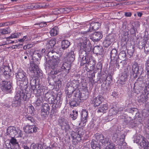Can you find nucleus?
Masks as SVG:
<instances>
[{"label": "nucleus", "mask_w": 149, "mask_h": 149, "mask_svg": "<svg viewBox=\"0 0 149 149\" xmlns=\"http://www.w3.org/2000/svg\"><path fill=\"white\" fill-rule=\"evenodd\" d=\"M103 35L100 32H97L93 33L90 38L94 42L100 40L102 37Z\"/></svg>", "instance_id": "obj_20"}, {"label": "nucleus", "mask_w": 149, "mask_h": 149, "mask_svg": "<svg viewBox=\"0 0 149 149\" xmlns=\"http://www.w3.org/2000/svg\"><path fill=\"white\" fill-rule=\"evenodd\" d=\"M1 70L3 72H9L11 71V69H10L9 67L7 66H4V68H3Z\"/></svg>", "instance_id": "obj_61"}, {"label": "nucleus", "mask_w": 149, "mask_h": 149, "mask_svg": "<svg viewBox=\"0 0 149 149\" xmlns=\"http://www.w3.org/2000/svg\"><path fill=\"white\" fill-rule=\"evenodd\" d=\"M27 74L26 73L21 69L19 70L16 73V76L18 81L27 80Z\"/></svg>", "instance_id": "obj_11"}, {"label": "nucleus", "mask_w": 149, "mask_h": 149, "mask_svg": "<svg viewBox=\"0 0 149 149\" xmlns=\"http://www.w3.org/2000/svg\"><path fill=\"white\" fill-rule=\"evenodd\" d=\"M15 97L21 101L23 99L24 101L27 100V96L24 93V91L22 90L18 91Z\"/></svg>", "instance_id": "obj_16"}, {"label": "nucleus", "mask_w": 149, "mask_h": 149, "mask_svg": "<svg viewBox=\"0 0 149 149\" xmlns=\"http://www.w3.org/2000/svg\"><path fill=\"white\" fill-rule=\"evenodd\" d=\"M70 45V42L68 40H64L62 42L61 47L64 50L68 48Z\"/></svg>", "instance_id": "obj_37"}, {"label": "nucleus", "mask_w": 149, "mask_h": 149, "mask_svg": "<svg viewBox=\"0 0 149 149\" xmlns=\"http://www.w3.org/2000/svg\"><path fill=\"white\" fill-rule=\"evenodd\" d=\"M136 85H138L139 87L143 88L145 86V83L143 81L142 79L140 80V79H138L137 81V82L136 83Z\"/></svg>", "instance_id": "obj_49"}, {"label": "nucleus", "mask_w": 149, "mask_h": 149, "mask_svg": "<svg viewBox=\"0 0 149 149\" xmlns=\"http://www.w3.org/2000/svg\"><path fill=\"white\" fill-rule=\"evenodd\" d=\"M76 134L80 135L82 136L84 134V132H83V129L82 128H79L77 129L76 132H74L73 133Z\"/></svg>", "instance_id": "obj_55"}, {"label": "nucleus", "mask_w": 149, "mask_h": 149, "mask_svg": "<svg viewBox=\"0 0 149 149\" xmlns=\"http://www.w3.org/2000/svg\"><path fill=\"white\" fill-rule=\"evenodd\" d=\"M8 132H9V134L11 135H13V133L15 132L17 133L18 134V136L21 137L23 135V134L22 131L19 130L17 129L16 130L15 128L13 127H8L7 130Z\"/></svg>", "instance_id": "obj_14"}, {"label": "nucleus", "mask_w": 149, "mask_h": 149, "mask_svg": "<svg viewBox=\"0 0 149 149\" xmlns=\"http://www.w3.org/2000/svg\"><path fill=\"white\" fill-rule=\"evenodd\" d=\"M41 115L44 117H46L49 114V112H46L44 110L41 109Z\"/></svg>", "instance_id": "obj_63"}, {"label": "nucleus", "mask_w": 149, "mask_h": 149, "mask_svg": "<svg viewBox=\"0 0 149 149\" xmlns=\"http://www.w3.org/2000/svg\"><path fill=\"white\" fill-rule=\"evenodd\" d=\"M108 109L107 105V104H102L98 108L97 112H105L106 110H107Z\"/></svg>", "instance_id": "obj_34"}, {"label": "nucleus", "mask_w": 149, "mask_h": 149, "mask_svg": "<svg viewBox=\"0 0 149 149\" xmlns=\"http://www.w3.org/2000/svg\"><path fill=\"white\" fill-rule=\"evenodd\" d=\"M10 143L12 145V147L15 149H19L20 147L17 140L14 137H11L10 141Z\"/></svg>", "instance_id": "obj_28"}, {"label": "nucleus", "mask_w": 149, "mask_h": 149, "mask_svg": "<svg viewBox=\"0 0 149 149\" xmlns=\"http://www.w3.org/2000/svg\"><path fill=\"white\" fill-rule=\"evenodd\" d=\"M38 128L35 125H27L23 127L24 131L27 133H32L36 132Z\"/></svg>", "instance_id": "obj_12"}, {"label": "nucleus", "mask_w": 149, "mask_h": 149, "mask_svg": "<svg viewBox=\"0 0 149 149\" xmlns=\"http://www.w3.org/2000/svg\"><path fill=\"white\" fill-rule=\"evenodd\" d=\"M41 57V55L39 53L34 52L33 54L32 59L33 60H36L37 61L40 60Z\"/></svg>", "instance_id": "obj_41"}, {"label": "nucleus", "mask_w": 149, "mask_h": 149, "mask_svg": "<svg viewBox=\"0 0 149 149\" xmlns=\"http://www.w3.org/2000/svg\"><path fill=\"white\" fill-rule=\"evenodd\" d=\"M35 88V89H32L33 90V93L37 97L40 96L43 90L41 87L39 85H37Z\"/></svg>", "instance_id": "obj_23"}, {"label": "nucleus", "mask_w": 149, "mask_h": 149, "mask_svg": "<svg viewBox=\"0 0 149 149\" xmlns=\"http://www.w3.org/2000/svg\"><path fill=\"white\" fill-rule=\"evenodd\" d=\"M10 29L8 27L4 29H2L0 30V33L2 34H5L9 33H10Z\"/></svg>", "instance_id": "obj_53"}, {"label": "nucleus", "mask_w": 149, "mask_h": 149, "mask_svg": "<svg viewBox=\"0 0 149 149\" xmlns=\"http://www.w3.org/2000/svg\"><path fill=\"white\" fill-rule=\"evenodd\" d=\"M128 76V75L127 71H125L123 72L118 80V83L121 85L125 84L127 80Z\"/></svg>", "instance_id": "obj_19"}, {"label": "nucleus", "mask_w": 149, "mask_h": 149, "mask_svg": "<svg viewBox=\"0 0 149 149\" xmlns=\"http://www.w3.org/2000/svg\"><path fill=\"white\" fill-rule=\"evenodd\" d=\"M33 46V45L31 44H28L26 45H25L23 47V49L24 50H26V49H28V50H30V48H32Z\"/></svg>", "instance_id": "obj_60"}, {"label": "nucleus", "mask_w": 149, "mask_h": 149, "mask_svg": "<svg viewBox=\"0 0 149 149\" xmlns=\"http://www.w3.org/2000/svg\"><path fill=\"white\" fill-rule=\"evenodd\" d=\"M39 68L38 65L34 63H31L30 70L33 72L34 73H38L39 71Z\"/></svg>", "instance_id": "obj_32"}, {"label": "nucleus", "mask_w": 149, "mask_h": 149, "mask_svg": "<svg viewBox=\"0 0 149 149\" xmlns=\"http://www.w3.org/2000/svg\"><path fill=\"white\" fill-rule=\"evenodd\" d=\"M70 117L73 120H75L78 116V112L76 110L72 111V113L70 114Z\"/></svg>", "instance_id": "obj_52"}, {"label": "nucleus", "mask_w": 149, "mask_h": 149, "mask_svg": "<svg viewBox=\"0 0 149 149\" xmlns=\"http://www.w3.org/2000/svg\"><path fill=\"white\" fill-rule=\"evenodd\" d=\"M148 142L146 139L144 137H142V139L140 142L139 145L141 147L144 149H148L147 147V144Z\"/></svg>", "instance_id": "obj_31"}, {"label": "nucleus", "mask_w": 149, "mask_h": 149, "mask_svg": "<svg viewBox=\"0 0 149 149\" xmlns=\"http://www.w3.org/2000/svg\"><path fill=\"white\" fill-rule=\"evenodd\" d=\"M122 138H120L118 144L121 146V148H122V146H125L126 143L125 142V136L123 135L122 136Z\"/></svg>", "instance_id": "obj_46"}, {"label": "nucleus", "mask_w": 149, "mask_h": 149, "mask_svg": "<svg viewBox=\"0 0 149 149\" xmlns=\"http://www.w3.org/2000/svg\"><path fill=\"white\" fill-rule=\"evenodd\" d=\"M118 52L116 49H113L110 52L111 64V66L115 67L118 58Z\"/></svg>", "instance_id": "obj_10"}, {"label": "nucleus", "mask_w": 149, "mask_h": 149, "mask_svg": "<svg viewBox=\"0 0 149 149\" xmlns=\"http://www.w3.org/2000/svg\"><path fill=\"white\" fill-rule=\"evenodd\" d=\"M74 96L80 99L81 97V93L79 89L75 88L73 92Z\"/></svg>", "instance_id": "obj_40"}, {"label": "nucleus", "mask_w": 149, "mask_h": 149, "mask_svg": "<svg viewBox=\"0 0 149 149\" xmlns=\"http://www.w3.org/2000/svg\"><path fill=\"white\" fill-rule=\"evenodd\" d=\"M139 67L137 63L136 62H134L132 65V70L134 74H136V76L139 73Z\"/></svg>", "instance_id": "obj_35"}, {"label": "nucleus", "mask_w": 149, "mask_h": 149, "mask_svg": "<svg viewBox=\"0 0 149 149\" xmlns=\"http://www.w3.org/2000/svg\"><path fill=\"white\" fill-rule=\"evenodd\" d=\"M82 36L83 38L82 39L83 42L81 44V49L79 52L84 51L87 54V53L91 51L92 47L88 39L90 36L86 35V36H84L83 35Z\"/></svg>", "instance_id": "obj_2"}, {"label": "nucleus", "mask_w": 149, "mask_h": 149, "mask_svg": "<svg viewBox=\"0 0 149 149\" xmlns=\"http://www.w3.org/2000/svg\"><path fill=\"white\" fill-rule=\"evenodd\" d=\"M1 88L3 91L6 93H9L11 91L12 87L11 83L9 81H2L0 83Z\"/></svg>", "instance_id": "obj_7"}, {"label": "nucleus", "mask_w": 149, "mask_h": 149, "mask_svg": "<svg viewBox=\"0 0 149 149\" xmlns=\"http://www.w3.org/2000/svg\"><path fill=\"white\" fill-rule=\"evenodd\" d=\"M24 116L26 120L28 121L29 123H33L35 121L34 119L31 116L28 114L25 115Z\"/></svg>", "instance_id": "obj_42"}, {"label": "nucleus", "mask_w": 149, "mask_h": 149, "mask_svg": "<svg viewBox=\"0 0 149 149\" xmlns=\"http://www.w3.org/2000/svg\"><path fill=\"white\" fill-rule=\"evenodd\" d=\"M93 52L95 54L100 55L103 54L104 50L101 46H95L94 47Z\"/></svg>", "instance_id": "obj_24"}, {"label": "nucleus", "mask_w": 149, "mask_h": 149, "mask_svg": "<svg viewBox=\"0 0 149 149\" xmlns=\"http://www.w3.org/2000/svg\"><path fill=\"white\" fill-rule=\"evenodd\" d=\"M106 75L105 74H103L100 76L99 78H98L97 81H100V82H103L106 80Z\"/></svg>", "instance_id": "obj_54"}, {"label": "nucleus", "mask_w": 149, "mask_h": 149, "mask_svg": "<svg viewBox=\"0 0 149 149\" xmlns=\"http://www.w3.org/2000/svg\"><path fill=\"white\" fill-rule=\"evenodd\" d=\"M36 80L35 79L32 78L30 81V85L31 89H35L37 84H36Z\"/></svg>", "instance_id": "obj_50"}, {"label": "nucleus", "mask_w": 149, "mask_h": 149, "mask_svg": "<svg viewBox=\"0 0 149 149\" xmlns=\"http://www.w3.org/2000/svg\"><path fill=\"white\" fill-rule=\"evenodd\" d=\"M56 55H58L56 52L53 53L52 51L49 52L47 54V56L49 58V60L47 63L48 67L51 68L52 70L50 72V76L48 78V83L50 84H53L51 80L55 77L54 75L57 74L61 72V70H57L58 64L59 62V58Z\"/></svg>", "instance_id": "obj_1"}, {"label": "nucleus", "mask_w": 149, "mask_h": 149, "mask_svg": "<svg viewBox=\"0 0 149 149\" xmlns=\"http://www.w3.org/2000/svg\"><path fill=\"white\" fill-rule=\"evenodd\" d=\"M28 80H19L17 81V84L21 89L23 91H26L27 88Z\"/></svg>", "instance_id": "obj_17"}, {"label": "nucleus", "mask_w": 149, "mask_h": 149, "mask_svg": "<svg viewBox=\"0 0 149 149\" xmlns=\"http://www.w3.org/2000/svg\"><path fill=\"white\" fill-rule=\"evenodd\" d=\"M91 145L93 149H95L97 147L100 146V145L96 141H92Z\"/></svg>", "instance_id": "obj_56"}, {"label": "nucleus", "mask_w": 149, "mask_h": 149, "mask_svg": "<svg viewBox=\"0 0 149 149\" xmlns=\"http://www.w3.org/2000/svg\"><path fill=\"white\" fill-rule=\"evenodd\" d=\"M118 109L116 107V106H114L112 107L110 109L109 111V118L112 117L113 118V116L117 113L118 112Z\"/></svg>", "instance_id": "obj_25"}, {"label": "nucleus", "mask_w": 149, "mask_h": 149, "mask_svg": "<svg viewBox=\"0 0 149 149\" xmlns=\"http://www.w3.org/2000/svg\"><path fill=\"white\" fill-rule=\"evenodd\" d=\"M144 52L146 54H149V43H147L145 45L144 47Z\"/></svg>", "instance_id": "obj_58"}, {"label": "nucleus", "mask_w": 149, "mask_h": 149, "mask_svg": "<svg viewBox=\"0 0 149 149\" xmlns=\"http://www.w3.org/2000/svg\"><path fill=\"white\" fill-rule=\"evenodd\" d=\"M75 55L74 51L73 50H71L69 52L67 55V57L69 61L70 62L73 61L75 59Z\"/></svg>", "instance_id": "obj_29"}, {"label": "nucleus", "mask_w": 149, "mask_h": 149, "mask_svg": "<svg viewBox=\"0 0 149 149\" xmlns=\"http://www.w3.org/2000/svg\"><path fill=\"white\" fill-rule=\"evenodd\" d=\"M36 24L39 25V26L41 27H45L47 25L46 22H44L37 23Z\"/></svg>", "instance_id": "obj_64"}, {"label": "nucleus", "mask_w": 149, "mask_h": 149, "mask_svg": "<svg viewBox=\"0 0 149 149\" xmlns=\"http://www.w3.org/2000/svg\"><path fill=\"white\" fill-rule=\"evenodd\" d=\"M79 60L80 62L81 66H84L85 64L91 62L90 56L88 54H86L84 51L79 52Z\"/></svg>", "instance_id": "obj_5"}, {"label": "nucleus", "mask_w": 149, "mask_h": 149, "mask_svg": "<svg viewBox=\"0 0 149 149\" xmlns=\"http://www.w3.org/2000/svg\"><path fill=\"white\" fill-rule=\"evenodd\" d=\"M99 23L97 22H92L90 24L87 25L85 27V31H81V33L84 35V36L88 35V33L92 30L96 31L98 29L99 27Z\"/></svg>", "instance_id": "obj_3"}, {"label": "nucleus", "mask_w": 149, "mask_h": 149, "mask_svg": "<svg viewBox=\"0 0 149 149\" xmlns=\"http://www.w3.org/2000/svg\"><path fill=\"white\" fill-rule=\"evenodd\" d=\"M145 70L148 77H149V59L147 60L145 64Z\"/></svg>", "instance_id": "obj_48"}, {"label": "nucleus", "mask_w": 149, "mask_h": 149, "mask_svg": "<svg viewBox=\"0 0 149 149\" xmlns=\"http://www.w3.org/2000/svg\"><path fill=\"white\" fill-rule=\"evenodd\" d=\"M56 103V102L55 101H54V102H53V103L52 106V108L51 110L50 115L51 118H53V116H55V113L56 112L57 108L58 107V106L57 105Z\"/></svg>", "instance_id": "obj_26"}, {"label": "nucleus", "mask_w": 149, "mask_h": 149, "mask_svg": "<svg viewBox=\"0 0 149 149\" xmlns=\"http://www.w3.org/2000/svg\"><path fill=\"white\" fill-rule=\"evenodd\" d=\"M95 61L93 60L91 62H89L88 63H87L86 64L87 65H86V66L89 69V70L91 71L94 70L95 66Z\"/></svg>", "instance_id": "obj_36"}, {"label": "nucleus", "mask_w": 149, "mask_h": 149, "mask_svg": "<svg viewBox=\"0 0 149 149\" xmlns=\"http://www.w3.org/2000/svg\"><path fill=\"white\" fill-rule=\"evenodd\" d=\"M3 75H5L7 77L6 78L7 79H10L11 76H10V74H11V71L6 72H3Z\"/></svg>", "instance_id": "obj_62"}, {"label": "nucleus", "mask_w": 149, "mask_h": 149, "mask_svg": "<svg viewBox=\"0 0 149 149\" xmlns=\"http://www.w3.org/2000/svg\"><path fill=\"white\" fill-rule=\"evenodd\" d=\"M59 125L61 127V130H64L65 132L68 130L70 127L68 122L63 119L59 120Z\"/></svg>", "instance_id": "obj_13"}, {"label": "nucleus", "mask_w": 149, "mask_h": 149, "mask_svg": "<svg viewBox=\"0 0 149 149\" xmlns=\"http://www.w3.org/2000/svg\"><path fill=\"white\" fill-rule=\"evenodd\" d=\"M57 28L56 26L54 27L50 31V33L52 36H55L58 33Z\"/></svg>", "instance_id": "obj_45"}, {"label": "nucleus", "mask_w": 149, "mask_h": 149, "mask_svg": "<svg viewBox=\"0 0 149 149\" xmlns=\"http://www.w3.org/2000/svg\"><path fill=\"white\" fill-rule=\"evenodd\" d=\"M41 109L46 112H49L50 109V107L48 104L44 103L42 105V108Z\"/></svg>", "instance_id": "obj_51"}, {"label": "nucleus", "mask_w": 149, "mask_h": 149, "mask_svg": "<svg viewBox=\"0 0 149 149\" xmlns=\"http://www.w3.org/2000/svg\"><path fill=\"white\" fill-rule=\"evenodd\" d=\"M69 61L64 63L61 67V69L63 71L65 72L66 74H68L69 72L70 68L71 63Z\"/></svg>", "instance_id": "obj_18"}, {"label": "nucleus", "mask_w": 149, "mask_h": 149, "mask_svg": "<svg viewBox=\"0 0 149 149\" xmlns=\"http://www.w3.org/2000/svg\"><path fill=\"white\" fill-rule=\"evenodd\" d=\"M19 36L18 33H15L11 34V36L8 37L7 38H17Z\"/></svg>", "instance_id": "obj_59"}, {"label": "nucleus", "mask_w": 149, "mask_h": 149, "mask_svg": "<svg viewBox=\"0 0 149 149\" xmlns=\"http://www.w3.org/2000/svg\"><path fill=\"white\" fill-rule=\"evenodd\" d=\"M69 103L70 106L72 107H73L78 106L79 104V102L78 100H70Z\"/></svg>", "instance_id": "obj_43"}, {"label": "nucleus", "mask_w": 149, "mask_h": 149, "mask_svg": "<svg viewBox=\"0 0 149 149\" xmlns=\"http://www.w3.org/2000/svg\"><path fill=\"white\" fill-rule=\"evenodd\" d=\"M126 54L125 51H121L118 56L117 63L115 64V67L119 69L120 67H123V65L122 64L123 61L126 59Z\"/></svg>", "instance_id": "obj_6"}, {"label": "nucleus", "mask_w": 149, "mask_h": 149, "mask_svg": "<svg viewBox=\"0 0 149 149\" xmlns=\"http://www.w3.org/2000/svg\"><path fill=\"white\" fill-rule=\"evenodd\" d=\"M100 97H95L94 98L92 102L94 104L95 107H97L99 106L100 104L101 103V101L100 100Z\"/></svg>", "instance_id": "obj_38"}, {"label": "nucleus", "mask_w": 149, "mask_h": 149, "mask_svg": "<svg viewBox=\"0 0 149 149\" xmlns=\"http://www.w3.org/2000/svg\"><path fill=\"white\" fill-rule=\"evenodd\" d=\"M102 68V65L101 62H99L97 63L96 67L94 70L97 72V74L99 75L101 72Z\"/></svg>", "instance_id": "obj_39"}, {"label": "nucleus", "mask_w": 149, "mask_h": 149, "mask_svg": "<svg viewBox=\"0 0 149 149\" xmlns=\"http://www.w3.org/2000/svg\"><path fill=\"white\" fill-rule=\"evenodd\" d=\"M114 35L113 33L109 34L105 37L103 45L105 47H108L114 41Z\"/></svg>", "instance_id": "obj_8"}, {"label": "nucleus", "mask_w": 149, "mask_h": 149, "mask_svg": "<svg viewBox=\"0 0 149 149\" xmlns=\"http://www.w3.org/2000/svg\"><path fill=\"white\" fill-rule=\"evenodd\" d=\"M95 136L97 139L104 146H106L108 144L110 143L109 138L107 137L104 138L102 134L97 133L96 134Z\"/></svg>", "instance_id": "obj_9"}, {"label": "nucleus", "mask_w": 149, "mask_h": 149, "mask_svg": "<svg viewBox=\"0 0 149 149\" xmlns=\"http://www.w3.org/2000/svg\"><path fill=\"white\" fill-rule=\"evenodd\" d=\"M88 118V112L85 110H83L81 112V123L85 124L87 121Z\"/></svg>", "instance_id": "obj_27"}, {"label": "nucleus", "mask_w": 149, "mask_h": 149, "mask_svg": "<svg viewBox=\"0 0 149 149\" xmlns=\"http://www.w3.org/2000/svg\"><path fill=\"white\" fill-rule=\"evenodd\" d=\"M45 99L46 101H48L49 103L52 104L55 100L54 99V96L52 93L50 91H48L45 93Z\"/></svg>", "instance_id": "obj_15"}, {"label": "nucleus", "mask_w": 149, "mask_h": 149, "mask_svg": "<svg viewBox=\"0 0 149 149\" xmlns=\"http://www.w3.org/2000/svg\"><path fill=\"white\" fill-rule=\"evenodd\" d=\"M11 98L9 97L7 99L6 103L4 106L7 108L12 107L15 108L18 107L20 106L21 101L18 99L14 97L13 100L12 101Z\"/></svg>", "instance_id": "obj_4"}, {"label": "nucleus", "mask_w": 149, "mask_h": 149, "mask_svg": "<svg viewBox=\"0 0 149 149\" xmlns=\"http://www.w3.org/2000/svg\"><path fill=\"white\" fill-rule=\"evenodd\" d=\"M74 90V88L73 86L67 85L65 89V92L67 94V97H68V98H70Z\"/></svg>", "instance_id": "obj_21"}, {"label": "nucleus", "mask_w": 149, "mask_h": 149, "mask_svg": "<svg viewBox=\"0 0 149 149\" xmlns=\"http://www.w3.org/2000/svg\"><path fill=\"white\" fill-rule=\"evenodd\" d=\"M128 110L130 113L133 114H136L138 111L137 109L135 108L129 109Z\"/></svg>", "instance_id": "obj_57"}, {"label": "nucleus", "mask_w": 149, "mask_h": 149, "mask_svg": "<svg viewBox=\"0 0 149 149\" xmlns=\"http://www.w3.org/2000/svg\"><path fill=\"white\" fill-rule=\"evenodd\" d=\"M148 93H142L138 97V101L139 103L142 104L148 100Z\"/></svg>", "instance_id": "obj_22"}, {"label": "nucleus", "mask_w": 149, "mask_h": 149, "mask_svg": "<svg viewBox=\"0 0 149 149\" xmlns=\"http://www.w3.org/2000/svg\"><path fill=\"white\" fill-rule=\"evenodd\" d=\"M56 44L55 39H51L47 42L46 45V48L48 49H51Z\"/></svg>", "instance_id": "obj_30"}, {"label": "nucleus", "mask_w": 149, "mask_h": 149, "mask_svg": "<svg viewBox=\"0 0 149 149\" xmlns=\"http://www.w3.org/2000/svg\"><path fill=\"white\" fill-rule=\"evenodd\" d=\"M147 40L145 39H143L141 41H140L138 44V47L140 49H142L146 44Z\"/></svg>", "instance_id": "obj_44"}, {"label": "nucleus", "mask_w": 149, "mask_h": 149, "mask_svg": "<svg viewBox=\"0 0 149 149\" xmlns=\"http://www.w3.org/2000/svg\"><path fill=\"white\" fill-rule=\"evenodd\" d=\"M72 136L73 138V139L76 140L77 142H78L80 141L81 140V137L82 136L80 135H78L77 134H76L73 133L72 134Z\"/></svg>", "instance_id": "obj_47"}, {"label": "nucleus", "mask_w": 149, "mask_h": 149, "mask_svg": "<svg viewBox=\"0 0 149 149\" xmlns=\"http://www.w3.org/2000/svg\"><path fill=\"white\" fill-rule=\"evenodd\" d=\"M70 9L68 8H61L59 9H57L56 10V13L58 14H66L70 12Z\"/></svg>", "instance_id": "obj_33"}]
</instances>
